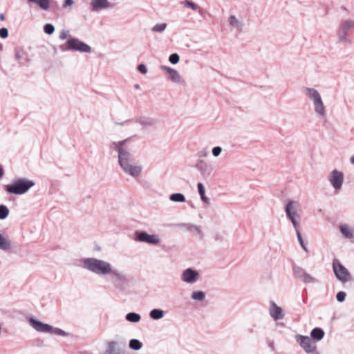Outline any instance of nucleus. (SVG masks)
<instances>
[{
    "mask_svg": "<svg viewBox=\"0 0 354 354\" xmlns=\"http://www.w3.org/2000/svg\"><path fill=\"white\" fill-rule=\"evenodd\" d=\"M80 266L88 272L101 277H109L113 286L124 290L128 283L127 277L109 261L95 257L83 258L80 260Z\"/></svg>",
    "mask_w": 354,
    "mask_h": 354,
    "instance_id": "obj_1",
    "label": "nucleus"
},
{
    "mask_svg": "<svg viewBox=\"0 0 354 354\" xmlns=\"http://www.w3.org/2000/svg\"><path fill=\"white\" fill-rule=\"evenodd\" d=\"M127 140V139L122 141L113 142L110 147L118 152V163L122 171L126 174L137 178L140 176L142 167L141 165L134 164L133 156L126 146Z\"/></svg>",
    "mask_w": 354,
    "mask_h": 354,
    "instance_id": "obj_2",
    "label": "nucleus"
},
{
    "mask_svg": "<svg viewBox=\"0 0 354 354\" xmlns=\"http://www.w3.org/2000/svg\"><path fill=\"white\" fill-rule=\"evenodd\" d=\"M353 31H354V17L341 19L337 29L338 41L351 45L353 41L349 35Z\"/></svg>",
    "mask_w": 354,
    "mask_h": 354,
    "instance_id": "obj_3",
    "label": "nucleus"
},
{
    "mask_svg": "<svg viewBox=\"0 0 354 354\" xmlns=\"http://www.w3.org/2000/svg\"><path fill=\"white\" fill-rule=\"evenodd\" d=\"M35 185V182L31 180L26 178H15L12 184L4 185V189L10 194L22 195L26 194Z\"/></svg>",
    "mask_w": 354,
    "mask_h": 354,
    "instance_id": "obj_4",
    "label": "nucleus"
},
{
    "mask_svg": "<svg viewBox=\"0 0 354 354\" xmlns=\"http://www.w3.org/2000/svg\"><path fill=\"white\" fill-rule=\"evenodd\" d=\"M303 91L306 96L313 102L315 113L319 118H325L326 115V106L319 92L317 89L310 87L304 88Z\"/></svg>",
    "mask_w": 354,
    "mask_h": 354,
    "instance_id": "obj_5",
    "label": "nucleus"
},
{
    "mask_svg": "<svg viewBox=\"0 0 354 354\" xmlns=\"http://www.w3.org/2000/svg\"><path fill=\"white\" fill-rule=\"evenodd\" d=\"M29 324L37 332L51 333L57 336L68 337L70 335L68 333L64 331L59 328H55L51 325L43 323L34 317H30L28 319Z\"/></svg>",
    "mask_w": 354,
    "mask_h": 354,
    "instance_id": "obj_6",
    "label": "nucleus"
},
{
    "mask_svg": "<svg viewBox=\"0 0 354 354\" xmlns=\"http://www.w3.org/2000/svg\"><path fill=\"white\" fill-rule=\"evenodd\" d=\"M299 206L298 201H290L284 207L286 217L292 224L295 231L299 228L301 221V215L299 212Z\"/></svg>",
    "mask_w": 354,
    "mask_h": 354,
    "instance_id": "obj_7",
    "label": "nucleus"
},
{
    "mask_svg": "<svg viewBox=\"0 0 354 354\" xmlns=\"http://www.w3.org/2000/svg\"><path fill=\"white\" fill-rule=\"evenodd\" d=\"M59 49L62 52L71 50L87 53L92 50L89 45L75 37L68 39L65 44L59 46Z\"/></svg>",
    "mask_w": 354,
    "mask_h": 354,
    "instance_id": "obj_8",
    "label": "nucleus"
},
{
    "mask_svg": "<svg viewBox=\"0 0 354 354\" xmlns=\"http://www.w3.org/2000/svg\"><path fill=\"white\" fill-rule=\"evenodd\" d=\"M333 268L336 277L342 283H346L351 279L348 270L337 259H334Z\"/></svg>",
    "mask_w": 354,
    "mask_h": 354,
    "instance_id": "obj_9",
    "label": "nucleus"
},
{
    "mask_svg": "<svg viewBox=\"0 0 354 354\" xmlns=\"http://www.w3.org/2000/svg\"><path fill=\"white\" fill-rule=\"evenodd\" d=\"M135 240L151 245H158L160 242V239L158 234H149L145 231H136L135 232Z\"/></svg>",
    "mask_w": 354,
    "mask_h": 354,
    "instance_id": "obj_10",
    "label": "nucleus"
},
{
    "mask_svg": "<svg viewBox=\"0 0 354 354\" xmlns=\"http://www.w3.org/2000/svg\"><path fill=\"white\" fill-rule=\"evenodd\" d=\"M292 271L295 278L304 283H314L317 281L315 277H312L304 268L299 266L294 265L292 266Z\"/></svg>",
    "mask_w": 354,
    "mask_h": 354,
    "instance_id": "obj_11",
    "label": "nucleus"
},
{
    "mask_svg": "<svg viewBox=\"0 0 354 354\" xmlns=\"http://www.w3.org/2000/svg\"><path fill=\"white\" fill-rule=\"evenodd\" d=\"M344 176L342 171L333 169L328 176V180L337 191L341 189L344 183Z\"/></svg>",
    "mask_w": 354,
    "mask_h": 354,
    "instance_id": "obj_12",
    "label": "nucleus"
},
{
    "mask_svg": "<svg viewBox=\"0 0 354 354\" xmlns=\"http://www.w3.org/2000/svg\"><path fill=\"white\" fill-rule=\"evenodd\" d=\"M295 340L306 352L312 351L315 348H317L316 342H313L308 336L297 335L295 336Z\"/></svg>",
    "mask_w": 354,
    "mask_h": 354,
    "instance_id": "obj_13",
    "label": "nucleus"
},
{
    "mask_svg": "<svg viewBox=\"0 0 354 354\" xmlns=\"http://www.w3.org/2000/svg\"><path fill=\"white\" fill-rule=\"evenodd\" d=\"M199 278V273L192 268H187L181 274V280L187 283L192 284L196 283Z\"/></svg>",
    "mask_w": 354,
    "mask_h": 354,
    "instance_id": "obj_14",
    "label": "nucleus"
},
{
    "mask_svg": "<svg viewBox=\"0 0 354 354\" xmlns=\"http://www.w3.org/2000/svg\"><path fill=\"white\" fill-rule=\"evenodd\" d=\"M160 68L168 74L171 82L176 84L183 83L182 77L176 70L167 66H161Z\"/></svg>",
    "mask_w": 354,
    "mask_h": 354,
    "instance_id": "obj_15",
    "label": "nucleus"
},
{
    "mask_svg": "<svg viewBox=\"0 0 354 354\" xmlns=\"http://www.w3.org/2000/svg\"><path fill=\"white\" fill-rule=\"evenodd\" d=\"M269 313L270 317L274 320H279L283 318L284 314L281 307L278 306L275 302L270 301Z\"/></svg>",
    "mask_w": 354,
    "mask_h": 354,
    "instance_id": "obj_16",
    "label": "nucleus"
},
{
    "mask_svg": "<svg viewBox=\"0 0 354 354\" xmlns=\"http://www.w3.org/2000/svg\"><path fill=\"white\" fill-rule=\"evenodd\" d=\"M338 228L344 239L351 240L354 238V228L351 225L344 223L339 225Z\"/></svg>",
    "mask_w": 354,
    "mask_h": 354,
    "instance_id": "obj_17",
    "label": "nucleus"
},
{
    "mask_svg": "<svg viewBox=\"0 0 354 354\" xmlns=\"http://www.w3.org/2000/svg\"><path fill=\"white\" fill-rule=\"evenodd\" d=\"M91 6L92 10L95 12L111 7V4L108 0H92Z\"/></svg>",
    "mask_w": 354,
    "mask_h": 354,
    "instance_id": "obj_18",
    "label": "nucleus"
},
{
    "mask_svg": "<svg viewBox=\"0 0 354 354\" xmlns=\"http://www.w3.org/2000/svg\"><path fill=\"white\" fill-rule=\"evenodd\" d=\"M15 58L21 66L26 65L28 62L27 55L21 48L15 49Z\"/></svg>",
    "mask_w": 354,
    "mask_h": 354,
    "instance_id": "obj_19",
    "label": "nucleus"
},
{
    "mask_svg": "<svg viewBox=\"0 0 354 354\" xmlns=\"http://www.w3.org/2000/svg\"><path fill=\"white\" fill-rule=\"evenodd\" d=\"M121 350L116 341H110L107 343L106 348L102 354H120Z\"/></svg>",
    "mask_w": 354,
    "mask_h": 354,
    "instance_id": "obj_20",
    "label": "nucleus"
},
{
    "mask_svg": "<svg viewBox=\"0 0 354 354\" xmlns=\"http://www.w3.org/2000/svg\"><path fill=\"white\" fill-rule=\"evenodd\" d=\"M136 122L143 127H153L156 124V120L155 119L145 116L138 118L136 120Z\"/></svg>",
    "mask_w": 354,
    "mask_h": 354,
    "instance_id": "obj_21",
    "label": "nucleus"
},
{
    "mask_svg": "<svg viewBox=\"0 0 354 354\" xmlns=\"http://www.w3.org/2000/svg\"><path fill=\"white\" fill-rule=\"evenodd\" d=\"M28 3L37 6L43 10H48L50 8V0H27Z\"/></svg>",
    "mask_w": 354,
    "mask_h": 354,
    "instance_id": "obj_22",
    "label": "nucleus"
},
{
    "mask_svg": "<svg viewBox=\"0 0 354 354\" xmlns=\"http://www.w3.org/2000/svg\"><path fill=\"white\" fill-rule=\"evenodd\" d=\"M324 331L321 328H315L310 332V338L315 342H319L324 337Z\"/></svg>",
    "mask_w": 354,
    "mask_h": 354,
    "instance_id": "obj_23",
    "label": "nucleus"
},
{
    "mask_svg": "<svg viewBox=\"0 0 354 354\" xmlns=\"http://www.w3.org/2000/svg\"><path fill=\"white\" fill-rule=\"evenodd\" d=\"M196 167L199 170L203 176H208L210 174L211 169L209 168L207 163L203 160H200L198 162L196 165Z\"/></svg>",
    "mask_w": 354,
    "mask_h": 354,
    "instance_id": "obj_24",
    "label": "nucleus"
},
{
    "mask_svg": "<svg viewBox=\"0 0 354 354\" xmlns=\"http://www.w3.org/2000/svg\"><path fill=\"white\" fill-rule=\"evenodd\" d=\"M228 21L229 24L232 29L241 31L243 27L242 23L234 15H231L229 17Z\"/></svg>",
    "mask_w": 354,
    "mask_h": 354,
    "instance_id": "obj_25",
    "label": "nucleus"
},
{
    "mask_svg": "<svg viewBox=\"0 0 354 354\" xmlns=\"http://www.w3.org/2000/svg\"><path fill=\"white\" fill-rule=\"evenodd\" d=\"M11 248V241L8 238L0 234V250L8 251Z\"/></svg>",
    "mask_w": 354,
    "mask_h": 354,
    "instance_id": "obj_26",
    "label": "nucleus"
},
{
    "mask_svg": "<svg viewBox=\"0 0 354 354\" xmlns=\"http://www.w3.org/2000/svg\"><path fill=\"white\" fill-rule=\"evenodd\" d=\"M165 316V311L158 309V308H154L151 310L149 313V317L154 320H158L162 319Z\"/></svg>",
    "mask_w": 354,
    "mask_h": 354,
    "instance_id": "obj_27",
    "label": "nucleus"
},
{
    "mask_svg": "<svg viewBox=\"0 0 354 354\" xmlns=\"http://www.w3.org/2000/svg\"><path fill=\"white\" fill-rule=\"evenodd\" d=\"M125 319L132 323H138L141 319V316L136 313H129L126 315Z\"/></svg>",
    "mask_w": 354,
    "mask_h": 354,
    "instance_id": "obj_28",
    "label": "nucleus"
},
{
    "mask_svg": "<svg viewBox=\"0 0 354 354\" xmlns=\"http://www.w3.org/2000/svg\"><path fill=\"white\" fill-rule=\"evenodd\" d=\"M191 298L194 301H202L205 298V293L202 290L194 291L191 295Z\"/></svg>",
    "mask_w": 354,
    "mask_h": 354,
    "instance_id": "obj_29",
    "label": "nucleus"
},
{
    "mask_svg": "<svg viewBox=\"0 0 354 354\" xmlns=\"http://www.w3.org/2000/svg\"><path fill=\"white\" fill-rule=\"evenodd\" d=\"M170 201L173 202L183 203L186 201L185 196L181 193H174L169 196Z\"/></svg>",
    "mask_w": 354,
    "mask_h": 354,
    "instance_id": "obj_30",
    "label": "nucleus"
},
{
    "mask_svg": "<svg viewBox=\"0 0 354 354\" xmlns=\"http://www.w3.org/2000/svg\"><path fill=\"white\" fill-rule=\"evenodd\" d=\"M142 345V343L137 339H131L129 344V348L134 351H138L141 349Z\"/></svg>",
    "mask_w": 354,
    "mask_h": 354,
    "instance_id": "obj_31",
    "label": "nucleus"
},
{
    "mask_svg": "<svg viewBox=\"0 0 354 354\" xmlns=\"http://www.w3.org/2000/svg\"><path fill=\"white\" fill-rule=\"evenodd\" d=\"M167 25L166 23L157 24L151 28L153 32H162L166 29Z\"/></svg>",
    "mask_w": 354,
    "mask_h": 354,
    "instance_id": "obj_32",
    "label": "nucleus"
},
{
    "mask_svg": "<svg viewBox=\"0 0 354 354\" xmlns=\"http://www.w3.org/2000/svg\"><path fill=\"white\" fill-rule=\"evenodd\" d=\"M9 214L8 208L4 205H0V219L3 220L7 218Z\"/></svg>",
    "mask_w": 354,
    "mask_h": 354,
    "instance_id": "obj_33",
    "label": "nucleus"
},
{
    "mask_svg": "<svg viewBox=\"0 0 354 354\" xmlns=\"http://www.w3.org/2000/svg\"><path fill=\"white\" fill-rule=\"evenodd\" d=\"M187 230L189 231L194 232L196 233L198 235H201L202 234V232L201 230L200 227H198V226H197L196 225L189 224L188 227H187Z\"/></svg>",
    "mask_w": 354,
    "mask_h": 354,
    "instance_id": "obj_34",
    "label": "nucleus"
},
{
    "mask_svg": "<svg viewBox=\"0 0 354 354\" xmlns=\"http://www.w3.org/2000/svg\"><path fill=\"white\" fill-rule=\"evenodd\" d=\"M182 3L185 7L189 8L192 9L193 10H198V6L195 3H194L192 1H190L189 0L183 1L182 2Z\"/></svg>",
    "mask_w": 354,
    "mask_h": 354,
    "instance_id": "obj_35",
    "label": "nucleus"
},
{
    "mask_svg": "<svg viewBox=\"0 0 354 354\" xmlns=\"http://www.w3.org/2000/svg\"><path fill=\"white\" fill-rule=\"evenodd\" d=\"M44 31L48 35H52L55 31V27L51 24H46L44 26Z\"/></svg>",
    "mask_w": 354,
    "mask_h": 354,
    "instance_id": "obj_36",
    "label": "nucleus"
},
{
    "mask_svg": "<svg viewBox=\"0 0 354 354\" xmlns=\"http://www.w3.org/2000/svg\"><path fill=\"white\" fill-rule=\"evenodd\" d=\"M296 234H297V239H298V241L299 242V244L301 245V247L305 250V251H308V249L304 242V240H303V238L301 236V233L299 232V229H297V231H296Z\"/></svg>",
    "mask_w": 354,
    "mask_h": 354,
    "instance_id": "obj_37",
    "label": "nucleus"
},
{
    "mask_svg": "<svg viewBox=\"0 0 354 354\" xmlns=\"http://www.w3.org/2000/svg\"><path fill=\"white\" fill-rule=\"evenodd\" d=\"M179 59L180 57L177 53H173L169 57V61L173 64H177L179 62Z\"/></svg>",
    "mask_w": 354,
    "mask_h": 354,
    "instance_id": "obj_38",
    "label": "nucleus"
},
{
    "mask_svg": "<svg viewBox=\"0 0 354 354\" xmlns=\"http://www.w3.org/2000/svg\"><path fill=\"white\" fill-rule=\"evenodd\" d=\"M221 152H222V148L219 146L214 147L212 149V153L214 157L219 156Z\"/></svg>",
    "mask_w": 354,
    "mask_h": 354,
    "instance_id": "obj_39",
    "label": "nucleus"
},
{
    "mask_svg": "<svg viewBox=\"0 0 354 354\" xmlns=\"http://www.w3.org/2000/svg\"><path fill=\"white\" fill-rule=\"evenodd\" d=\"M346 294L345 292L339 291L336 295L337 300L339 302H343L345 300Z\"/></svg>",
    "mask_w": 354,
    "mask_h": 354,
    "instance_id": "obj_40",
    "label": "nucleus"
},
{
    "mask_svg": "<svg viewBox=\"0 0 354 354\" xmlns=\"http://www.w3.org/2000/svg\"><path fill=\"white\" fill-rule=\"evenodd\" d=\"M68 32H69L68 30H62L61 32H59V39H61V40L66 39L68 37Z\"/></svg>",
    "mask_w": 354,
    "mask_h": 354,
    "instance_id": "obj_41",
    "label": "nucleus"
},
{
    "mask_svg": "<svg viewBox=\"0 0 354 354\" xmlns=\"http://www.w3.org/2000/svg\"><path fill=\"white\" fill-rule=\"evenodd\" d=\"M197 188H198V194L200 195H203L204 194H205V189L204 185H203L202 183H198L197 184Z\"/></svg>",
    "mask_w": 354,
    "mask_h": 354,
    "instance_id": "obj_42",
    "label": "nucleus"
},
{
    "mask_svg": "<svg viewBox=\"0 0 354 354\" xmlns=\"http://www.w3.org/2000/svg\"><path fill=\"white\" fill-rule=\"evenodd\" d=\"M8 36V30L6 28H0V37L1 38H6Z\"/></svg>",
    "mask_w": 354,
    "mask_h": 354,
    "instance_id": "obj_43",
    "label": "nucleus"
},
{
    "mask_svg": "<svg viewBox=\"0 0 354 354\" xmlns=\"http://www.w3.org/2000/svg\"><path fill=\"white\" fill-rule=\"evenodd\" d=\"M138 69L142 74H146L147 73V68L146 66L143 64H139L138 66Z\"/></svg>",
    "mask_w": 354,
    "mask_h": 354,
    "instance_id": "obj_44",
    "label": "nucleus"
},
{
    "mask_svg": "<svg viewBox=\"0 0 354 354\" xmlns=\"http://www.w3.org/2000/svg\"><path fill=\"white\" fill-rule=\"evenodd\" d=\"M197 155L200 158H205L208 156V152L205 150H201L198 152Z\"/></svg>",
    "mask_w": 354,
    "mask_h": 354,
    "instance_id": "obj_45",
    "label": "nucleus"
},
{
    "mask_svg": "<svg viewBox=\"0 0 354 354\" xmlns=\"http://www.w3.org/2000/svg\"><path fill=\"white\" fill-rule=\"evenodd\" d=\"M74 3L73 0H65L63 4V7L66 8L68 6H71Z\"/></svg>",
    "mask_w": 354,
    "mask_h": 354,
    "instance_id": "obj_46",
    "label": "nucleus"
},
{
    "mask_svg": "<svg viewBox=\"0 0 354 354\" xmlns=\"http://www.w3.org/2000/svg\"><path fill=\"white\" fill-rule=\"evenodd\" d=\"M201 200L205 203L206 204H208L209 203V199L205 196V194L203 195H200Z\"/></svg>",
    "mask_w": 354,
    "mask_h": 354,
    "instance_id": "obj_47",
    "label": "nucleus"
},
{
    "mask_svg": "<svg viewBox=\"0 0 354 354\" xmlns=\"http://www.w3.org/2000/svg\"><path fill=\"white\" fill-rule=\"evenodd\" d=\"M307 354H319V353L317 351V348H315V349L310 352H306Z\"/></svg>",
    "mask_w": 354,
    "mask_h": 354,
    "instance_id": "obj_48",
    "label": "nucleus"
},
{
    "mask_svg": "<svg viewBox=\"0 0 354 354\" xmlns=\"http://www.w3.org/2000/svg\"><path fill=\"white\" fill-rule=\"evenodd\" d=\"M3 174H4L3 169L1 167H0V178H1L3 176Z\"/></svg>",
    "mask_w": 354,
    "mask_h": 354,
    "instance_id": "obj_49",
    "label": "nucleus"
},
{
    "mask_svg": "<svg viewBox=\"0 0 354 354\" xmlns=\"http://www.w3.org/2000/svg\"><path fill=\"white\" fill-rule=\"evenodd\" d=\"M0 20L1 21L5 20V15H4V14H3V13L0 14Z\"/></svg>",
    "mask_w": 354,
    "mask_h": 354,
    "instance_id": "obj_50",
    "label": "nucleus"
},
{
    "mask_svg": "<svg viewBox=\"0 0 354 354\" xmlns=\"http://www.w3.org/2000/svg\"><path fill=\"white\" fill-rule=\"evenodd\" d=\"M350 162L352 163V164H354V155L352 156L350 158Z\"/></svg>",
    "mask_w": 354,
    "mask_h": 354,
    "instance_id": "obj_51",
    "label": "nucleus"
},
{
    "mask_svg": "<svg viewBox=\"0 0 354 354\" xmlns=\"http://www.w3.org/2000/svg\"><path fill=\"white\" fill-rule=\"evenodd\" d=\"M269 346L272 348H273V343L272 342L270 343L269 344Z\"/></svg>",
    "mask_w": 354,
    "mask_h": 354,
    "instance_id": "obj_52",
    "label": "nucleus"
},
{
    "mask_svg": "<svg viewBox=\"0 0 354 354\" xmlns=\"http://www.w3.org/2000/svg\"><path fill=\"white\" fill-rule=\"evenodd\" d=\"M135 87H136V88H139V85H138V84H136V85L135 86Z\"/></svg>",
    "mask_w": 354,
    "mask_h": 354,
    "instance_id": "obj_53",
    "label": "nucleus"
}]
</instances>
